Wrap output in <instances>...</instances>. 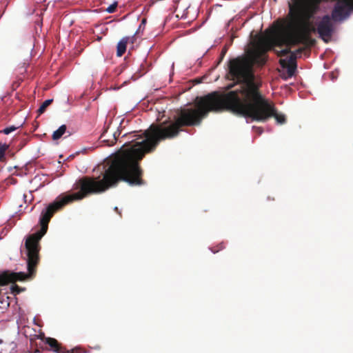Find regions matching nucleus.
Masks as SVG:
<instances>
[{
	"instance_id": "nucleus-19",
	"label": "nucleus",
	"mask_w": 353,
	"mask_h": 353,
	"mask_svg": "<svg viewBox=\"0 0 353 353\" xmlns=\"http://www.w3.org/2000/svg\"><path fill=\"white\" fill-rule=\"evenodd\" d=\"M114 210H115L117 212H118L119 214H120V212H119V209H118V208H117V207H115V208H114Z\"/></svg>"
},
{
	"instance_id": "nucleus-13",
	"label": "nucleus",
	"mask_w": 353,
	"mask_h": 353,
	"mask_svg": "<svg viewBox=\"0 0 353 353\" xmlns=\"http://www.w3.org/2000/svg\"><path fill=\"white\" fill-rule=\"evenodd\" d=\"M9 145L6 143H0V161H1L5 156L6 151L8 149Z\"/></svg>"
},
{
	"instance_id": "nucleus-15",
	"label": "nucleus",
	"mask_w": 353,
	"mask_h": 353,
	"mask_svg": "<svg viewBox=\"0 0 353 353\" xmlns=\"http://www.w3.org/2000/svg\"><path fill=\"white\" fill-rule=\"evenodd\" d=\"M17 128H16L14 126H10V127L6 128L3 130H1L0 133H3L5 134H8L14 132V130H16Z\"/></svg>"
},
{
	"instance_id": "nucleus-1",
	"label": "nucleus",
	"mask_w": 353,
	"mask_h": 353,
	"mask_svg": "<svg viewBox=\"0 0 353 353\" xmlns=\"http://www.w3.org/2000/svg\"><path fill=\"white\" fill-rule=\"evenodd\" d=\"M265 53L259 40L248 55L239 56L229 61L228 74L232 80L239 83V88L226 94L213 92L197 98L196 109L181 110L175 121L167 120L159 124H152L142 135L125 143L103 174L102 192L121 181L131 185H143V170L139 161L146 153L153 152L161 141L176 137L183 126L199 125L210 112L227 110L236 114L239 106L245 105L253 100L254 93L261 94V83L255 81L253 66L265 64Z\"/></svg>"
},
{
	"instance_id": "nucleus-20",
	"label": "nucleus",
	"mask_w": 353,
	"mask_h": 353,
	"mask_svg": "<svg viewBox=\"0 0 353 353\" xmlns=\"http://www.w3.org/2000/svg\"><path fill=\"white\" fill-rule=\"evenodd\" d=\"M256 129L259 131L260 134L262 132V130L260 128H256Z\"/></svg>"
},
{
	"instance_id": "nucleus-11",
	"label": "nucleus",
	"mask_w": 353,
	"mask_h": 353,
	"mask_svg": "<svg viewBox=\"0 0 353 353\" xmlns=\"http://www.w3.org/2000/svg\"><path fill=\"white\" fill-rule=\"evenodd\" d=\"M67 127L65 125H61L57 130H55L52 136L54 141L59 139L66 132Z\"/></svg>"
},
{
	"instance_id": "nucleus-7",
	"label": "nucleus",
	"mask_w": 353,
	"mask_h": 353,
	"mask_svg": "<svg viewBox=\"0 0 353 353\" xmlns=\"http://www.w3.org/2000/svg\"><path fill=\"white\" fill-rule=\"evenodd\" d=\"M42 339L44 343L48 345V347L46 349L49 351H52L56 353H77L78 352L77 349H73L72 352H70L69 350L62 347L61 344L54 338L43 336Z\"/></svg>"
},
{
	"instance_id": "nucleus-6",
	"label": "nucleus",
	"mask_w": 353,
	"mask_h": 353,
	"mask_svg": "<svg viewBox=\"0 0 353 353\" xmlns=\"http://www.w3.org/2000/svg\"><path fill=\"white\" fill-rule=\"evenodd\" d=\"M317 32L320 37L325 42H328L334 32L331 17L324 15L317 25Z\"/></svg>"
},
{
	"instance_id": "nucleus-9",
	"label": "nucleus",
	"mask_w": 353,
	"mask_h": 353,
	"mask_svg": "<svg viewBox=\"0 0 353 353\" xmlns=\"http://www.w3.org/2000/svg\"><path fill=\"white\" fill-rule=\"evenodd\" d=\"M290 49L291 48H285L279 51L276 50H274L276 52L278 57H284V56L287 55L288 54H289L290 52H295L296 57H297V55L301 54L303 52V50H305V48H300L295 51H291Z\"/></svg>"
},
{
	"instance_id": "nucleus-10",
	"label": "nucleus",
	"mask_w": 353,
	"mask_h": 353,
	"mask_svg": "<svg viewBox=\"0 0 353 353\" xmlns=\"http://www.w3.org/2000/svg\"><path fill=\"white\" fill-rule=\"evenodd\" d=\"M279 63L283 68H288V73L290 77H292L296 69V65H288L287 60L280 59Z\"/></svg>"
},
{
	"instance_id": "nucleus-18",
	"label": "nucleus",
	"mask_w": 353,
	"mask_h": 353,
	"mask_svg": "<svg viewBox=\"0 0 353 353\" xmlns=\"http://www.w3.org/2000/svg\"><path fill=\"white\" fill-rule=\"evenodd\" d=\"M234 85H235L234 83H232V84L229 85L227 88L228 90H230V89L232 88L234 86Z\"/></svg>"
},
{
	"instance_id": "nucleus-3",
	"label": "nucleus",
	"mask_w": 353,
	"mask_h": 353,
	"mask_svg": "<svg viewBox=\"0 0 353 353\" xmlns=\"http://www.w3.org/2000/svg\"><path fill=\"white\" fill-rule=\"evenodd\" d=\"M316 10V8L311 0H294L293 6H290V28L294 29L303 39L305 47L312 46L316 42L311 37V33L315 29L309 21Z\"/></svg>"
},
{
	"instance_id": "nucleus-5",
	"label": "nucleus",
	"mask_w": 353,
	"mask_h": 353,
	"mask_svg": "<svg viewBox=\"0 0 353 353\" xmlns=\"http://www.w3.org/2000/svg\"><path fill=\"white\" fill-rule=\"evenodd\" d=\"M272 32L274 33L270 37L259 39L266 52L275 46L282 47L285 46L286 48H290L299 44H303L305 46V42L292 28L289 27V29L281 28L272 30Z\"/></svg>"
},
{
	"instance_id": "nucleus-23",
	"label": "nucleus",
	"mask_w": 353,
	"mask_h": 353,
	"mask_svg": "<svg viewBox=\"0 0 353 353\" xmlns=\"http://www.w3.org/2000/svg\"><path fill=\"white\" fill-rule=\"evenodd\" d=\"M224 248L223 245H221V248L220 249H223Z\"/></svg>"
},
{
	"instance_id": "nucleus-16",
	"label": "nucleus",
	"mask_w": 353,
	"mask_h": 353,
	"mask_svg": "<svg viewBox=\"0 0 353 353\" xmlns=\"http://www.w3.org/2000/svg\"><path fill=\"white\" fill-rule=\"evenodd\" d=\"M117 7V3L114 2V3L110 5L106 9V12L108 13H113L116 11Z\"/></svg>"
},
{
	"instance_id": "nucleus-22",
	"label": "nucleus",
	"mask_w": 353,
	"mask_h": 353,
	"mask_svg": "<svg viewBox=\"0 0 353 353\" xmlns=\"http://www.w3.org/2000/svg\"><path fill=\"white\" fill-rule=\"evenodd\" d=\"M145 19H143V20L142 21V23H145Z\"/></svg>"
},
{
	"instance_id": "nucleus-8",
	"label": "nucleus",
	"mask_w": 353,
	"mask_h": 353,
	"mask_svg": "<svg viewBox=\"0 0 353 353\" xmlns=\"http://www.w3.org/2000/svg\"><path fill=\"white\" fill-rule=\"evenodd\" d=\"M136 41V34L132 37H124L117 43V56L122 57L126 51L128 43L133 44Z\"/></svg>"
},
{
	"instance_id": "nucleus-17",
	"label": "nucleus",
	"mask_w": 353,
	"mask_h": 353,
	"mask_svg": "<svg viewBox=\"0 0 353 353\" xmlns=\"http://www.w3.org/2000/svg\"><path fill=\"white\" fill-rule=\"evenodd\" d=\"M11 289H12V292L13 293L18 294V293H19L21 292V290H20L19 287L18 285H12Z\"/></svg>"
},
{
	"instance_id": "nucleus-12",
	"label": "nucleus",
	"mask_w": 353,
	"mask_h": 353,
	"mask_svg": "<svg viewBox=\"0 0 353 353\" xmlns=\"http://www.w3.org/2000/svg\"><path fill=\"white\" fill-rule=\"evenodd\" d=\"M53 101V99H47L46 101H44L42 104L41 105V106L39 107V108L38 109L37 112L39 113V114H43L46 108L50 105H51V103H52Z\"/></svg>"
},
{
	"instance_id": "nucleus-14",
	"label": "nucleus",
	"mask_w": 353,
	"mask_h": 353,
	"mask_svg": "<svg viewBox=\"0 0 353 353\" xmlns=\"http://www.w3.org/2000/svg\"><path fill=\"white\" fill-rule=\"evenodd\" d=\"M290 57L287 61L288 65H296V57L295 52H290Z\"/></svg>"
},
{
	"instance_id": "nucleus-21",
	"label": "nucleus",
	"mask_w": 353,
	"mask_h": 353,
	"mask_svg": "<svg viewBox=\"0 0 353 353\" xmlns=\"http://www.w3.org/2000/svg\"><path fill=\"white\" fill-rule=\"evenodd\" d=\"M212 252H213L214 253H216V252H217V250H212Z\"/></svg>"
},
{
	"instance_id": "nucleus-2",
	"label": "nucleus",
	"mask_w": 353,
	"mask_h": 353,
	"mask_svg": "<svg viewBox=\"0 0 353 353\" xmlns=\"http://www.w3.org/2000/svg\"><path fill=\"white\" fill-rule=\"evenodd\" d=\"M74 189L79 190V191L71 194L59 195L54 202L49 204L41 211L39 219L40 230L27 237L25 242V248L27 252L28 274L23 272H12L6 271L0 274V285H5L18 281H23L28 279H32L35 276L37 268L39 263V251L41 248L39 241L47 232L48 223L54 214L67 204L82 200L91 194H94L90 188H74Z\"/></svg>"
},
{
	"instance_id": "nucleus-4",
	"label": "nucleus",
	"mask_w": 353,
	"mask_h": 353,
	"mask_svg": "<svg viewBox=\"0 0 353 353\" xmlns=\"http://www.w3.org/2000/svg\"><path fill=\"white\" fill-rule=\"evenodd\" d=\"M252 97L253 100L247 105L238 107L237 114L250 118L252 121L261 122H265L273 117L278 123H285V115L278 114L274 104L266 99L261 93H254Z\"/></svg>"
}]
</instances>
